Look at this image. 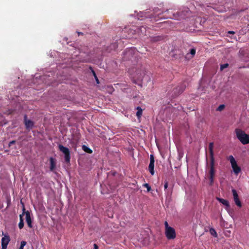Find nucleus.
I'll return each mask as SVG.
<instances>
[{
    "instance_id": "c9c22d12",
    "label": "nucleus",
    "mask_w": 249,
    "mask_h": 249,
    "mask_svg": "<svg viewBox=\"0 0 249 249\" xmlns=\"http://www.w3.org/2000/svg\"><path fill=\"white\" fill-rule=\"evenodd\" d=\"M179 158H181L182 157V154L179 153Z\"/></svg>"
},
{
    "instance_id": "4c0bfd02",
    "label": "nucleus",
    "mask_w": 249,
    "mask_h": 249,
    "mask_svg": "<svg viewBox=\"0 0 249 249\" xmlns=\"http://www.w3.org/2000/svg\"><path fill=\"white\" fill-rule=\"evenodd\" d=\"M95 79H96V81L97 83H99V80H98V78L97 77V78H95Z\"/></svg>"
},
{
    "instance_id": "cd10ccee",
    "label": "nucleus",
    "mask_w": 249,
    "mask_h": 249,
    "mask_svg": "<svg viewBox=\"0 0 249 249\" xmlns=\"http://www.w3.org/2000/svg\"><path fill=\"white\" fill-rule=\"evenodd\" d=\"M229 66V64L228 63H225L224 64H222L220 66V69L221 70H223V69L227 68Z\"/></svg>"
},
{
    "instance_id": "58836bf2",
    "label": "nucleus",
    "mask_w": 249,
    "mask_h": 249,
    "mask_svg": "<svg viewBox=\"0 0 249 249\" xmlns=\"http://www.w3.org/2000/svg\"><path fill=\"white\" fill-rule=\"evenodd\" d=\"M165 12H167L168 14H170V12H169V10H166Z\"/></svg>"
},
{
    "instance_id": "aec40b11",
    "label": "nucleus",
    "mask_w": 249,
    "mask_h": 249,
    "mask_svg": "<svg viewBox=\"0 0 249 249\" xmlns=\"http://www.w3.org/2000/svg\"><path fill=\"white\" fill-rule=\"evenodd\" d=\"M163 39V37L161 36H155L150 37V40L153 42H157Z\"/></svg>"
},
{
    "instance_id": "b1692460",
    "label": "nucleus",
    "mask_w": 249,
    "mask_h": 249,
    "mask_svg": "<svg viewBox=\"0 0 249 249\" xmlns=\"http://www.w3.org/2000/svg\"><path fill=\"white\" fill-rule=\"evenodd\" d=\"M145 14H146V12H140V16H140V17H145V18H148V16H146V15H145ZM153 17H154V16H151V17H148V18H153Z\"/></svg>"
},
{
    "instance_id": "ea45409f",
    "label": "nucleus",
    "mask_w": 249,
    "mask_h": 249,
    "mask_svg": "<svg viewBox=\"0 0 249 249\" xmlns=\"http://www.w3.org/2000/svg\"><path fill=\"white\" fill-rule=\"evenodd\" d=\"M78 35H80V34H82V33H80V32H78Z\"/></svg>"
},
{
    "instance_id": "1a4fd4ad",
    "label": "nucleus",
    "mask_w": 249,
    "mask_h": 249,
    "mask_svg": "<svg viewBox=\"0 0 249 249\" xmlns=\"http://www.w3.org/2000/svg\"><path fill=\"white\" fill-rule=\"evenodd\" d=\"M154 158L153 155L150 156V163L148 166V170L151 175L154 174Z\"/></svg>"
},
{
    "instance_id": "f257e3e1",
    "label": "nucleus",
    "mask_w": 249,
    "mask_h": 249,
    "mask_svg": "<svg viewBox=\"0 0 249 249\" xmlns=\"http://www.w3.org/2000/svg\"><path fill=\"white\" fill-rule=\"evenodd\" d=\"M129 72L134 80L142 81L146 77L145 71L141 66H137L129 70Z\"/></svg>"
},
{
    "instance_id": "473e14b6",
    "label": "nucleus",
    "mask_w": 249,
    "mask_h": 249,
    "mask_svg": "<svg viewBox=\"0 0 249 249\" xmlns=\"http://www.w3.org/2000/svg\"><path fill=\"white\" fill-rule=\"evenodd\" d=\"M168 182H166L165 183V184H164V187L165 190V189H166L168 188Z\"/></svg>"
},
{
    "instance_id": "7c9ffc66",
    "label": "nucleus",
    "mask_w": 249,
    "mask_h": 249,
    "mask_svg": "<svg viewBox=\"0 0 249 249\" xmlns=\"http://www.w3.org/2000/svg\"><path fill=\"white\" fill-rule=\"evenodd\" d=\"M164 225H165V230L166 229H168V228H171V227H170L169 225H168V223L167 221H165V223H164Z\"/></svg>"
},
{
    "instance_id": "9d476101",
    "label": "nucleus",
    "mask_w": 249,
    "mask_h": 249,
    "mask_svg": "<svg viewBox=\"0 0 249 249\" xmlns=\"http://www.w3.org/2000/svg\"><path fill=\"white\" fill-rule=\"evenodd\" d=\"M132 30H134L135 32H136L137 34H138L139 36L142 37L144 36H147V33L148 32L146 27L143 26L137 28V31L133 29Z\"/></svg>"
},
{
    "instance_id": "f03ea898",
    "label": "nucleus",
    "mask_w": 249,
    "mask_h": 249,
    "mask_svg": "<svg viewBox=\"0 0 249 249\" xmlns=\"http://www.w3.org/2000/svg\"><path fill=\"white\" fill-rule=\"evenodd\" d=\"M139 55V52L135 49L129 48L124 53L123 59L124 61L130 60L134 63L138 61Z\"/></svg>"
},
{
    "instance_id": "6ab92c4d",
    "label": "nucleus",
    "mask_w": 249,
    "mask_h": 249,
    "mask_svg": "<svg viewBox=\"0 0 249 249\" xmlns=\"http://www.w3.org/2000/svg\"><path fill=\"white\" fill-rule=\"evenodd\" d=\"M50 169L51 171H53L55 168V165H56L54 159L52 157L50 158Z\"/></svg>"
},
{
    "instance_id": "c85d7f7f",
    "label": "nucleus",
    "mask_w": 249,
    "mask_h": 249,
    "mask_svg": "<svg viewBox=\"0 0 249 249\" xmlns=\"http://www.w3.org/2000/svg\"><path fill=\"white\" fill-rule=\"evenodd\" d=\"M190 53L193 56L196 53V50L194 48L190 50Z\"/></svg>"
},
{
    "instance_id": "a211bd4d",
    "label": "nucleus",
    "mask_w": 249,
    "mask_h": 249,
    "mask_svg": "<svg viewBox=\"0 0 249 249\" xmlns=\"http://www.w3.org/2000/svg\"><path fill=\"white\" fill-rule=\"evenodd\" d=\"M213 142H211L209 143V150H210L211 160H214V153H213Z\"/></svg>"
},
{
    "instance_id": "393cba45",
    "label": "nucleus",
    "mask_w": 249,
    "mask_h": 249,
    "mask_svg": "<svg viewBox=\"0 0 249 249\" xmlns=\"http://www.w3.org/2000/svg\"><path fill=\"white\" fill-rule=\"evenodd\" d=\"M159 11L160 9L158 8H156L154 9V14H157L159 15L163 13V11H162L161 12L159 13L158 12Z\"/></svg>"
},
{
    "instance_id": "9b49d317",
    "label": "nucleus",
    "mask_w": 249,
    "mask_h": 249,
    "mask_svg": "<svg viewBox=\"0 0 249 249\" xmlns=\"http://www.w3.org/2000/svg\"><path fill=\"white\" fill-rule=\"evenodd\" d=\"M231 191L232 193L234 201L235 204L238 207H241L242 206V204H241V202L240 201V199L239 198L238 195L237 193V191H236V190H235L234 189H232Z\"/></svg>"
},
{
    "instance_id": "bb28decb",
    "label": "nucleus",
    "mask_w": 249,
    "mask_h": 249,
    "mask_svg": "<svg viewBox=\"0 0 249 249\" xmlns=\"http://www.w3.org/2000/svg\"><path fill=\"white\" fill-rule=\"evenodd\" d=\"M225 107V106L224 105H220L216 109L217 111H222Z\"/></svg>"
},
{
    "instance_id": "39448f33",
    "label": "nucleus",
    "mask_w": 249,
    "mask_h": 249,
    "mask_svg": "<svg viewBox=\"0 0 249 249\" xmlns=\"http://www.w3.org/2000/svg\"><path fill=\"white\" fill-rule=\"evenodd\" d=\"M228 159L230 161L234 173L236 175H238L241 172V168L238 166L234 158L232 155H231L229 157Z\"/></svg>"
},
{
    "instance_id": "c756f323",
    "label": "nucleus",
    "mask_w": 249,
    "mask_h": 249,
    "mask_svg": "<svg viewBox=\"0 0 249 249\" xmlns=\"http://www.w3.org/2000/svg\"><path fill=\"white\" fill-rule=\"evenodd\" d=\"M143 186H144L145 188H146L147 191H150L151 189L150 186L148 185L147 183H145L143 184Z\"/></svg>"
},
{
    "instance_id": "72a5a7b5",
    "label": "nucleus",
    "mask_w": 249,
    "mask_h": 249,
    "mask_svg": "<svg viewBox=\"0 0 249 249\" xmlns=\"http://www.w3.org/2000/svg\"><path fill=\"white\" fill-rule=\"evenodd\" d=\"M92 73H93V74L95 78H97V76H96V73L94 71H92Z\"/></svg>"
},
{
    "instance_id": "5701e85b",
    "label": "nucleus",
    "mask_w": 249,
    "mask_h": 249,
    "mask_svg": "<svg viewBox=\"0 0 249 249\" xmlns=\"http://www.w3.org/2000/svg\"><path fill=\"white\" fill-rule=\"evenodd\" d=\"M210 233L214 237H217V233H216V231H215V230L214 229L211 228L210 229Z\"/></svg>"
},
{
    "instance_id": "4468645a",
    "label": "nucleus",
    "mask_w": 249,
    "mask_h": 249,
    "mask_svg": "<svg viewBox=\"0 0 249 249\" xmlns=\"http://www.w3.org/2000/svg\"><path fill=\"white\" fill-rule=\"evenodd\" d=\"M23 204V213L21 214H20L19 215V218H20V221L18 223V227L20 229H21L23 228L24 226V221H23V215H24V212L25 211V208L24 206V204Z\"/></svg>"
},
{
    "instance_id": "f704fd0d",
    "label": "nucleus",
    "mask_w": 249,
    "mask_h": 249,
    "mask_svg": "<svg viewBox=\"0 0 249 249\" xmlns=\"http://www.w3.org/2000/svg\"><path fill=\"white\" fill-rule=\"evenodd\" d=\"M94 249H98V246L96 244H94Z\"/></svg>"
},
{
    "instance_id": "e433bc0d",
    "label": "nucleus",
    "mask_w": 249,
    "mask_h": 249,
    "mask_svg": "<svg viewBox=\"0 0 249 249\" xmlns=\"http://www.w3.org/2000/svg\"><path fill=\"white\" fill-rule=\"evenodd\" d=\"M229 33L231 34H233L234 33V32L233 31H229Z\"/></svg>"
},
{
    "instance_id": "6e6552de",
    "label": "nucleus",
    "mask_w": 249,
    "mask_h": 249,
    "mask_svg": "<svg viewBox=\"0 0 249 249\" xmlns=\"http://www.w3.org/2000/svg\"><path fill=\"white\" fill-rule=\"evenodd\" d=\"M165 235L168 239H173L175 238L176 234L175 229L172 228H168V229H166Z\"/></svg>"
},
{
    "instance_id": "7ed1b4c3",
    "label": "nucleus",
    "mask_w": 249,
    "mask_h": 249,
    "mask_svg": "<svg viewBox=\"0 0 249 249\" xmlns=\"http://www.w3.org/2000/svg\"><path fill=\"white\" fill-rule=\"evenodd\" d=\"M190 11L188 8H185L183 10L176 13H171V15H169L168 18L176 19L180 20L183 19L188 17L189 15Z\"/></svg>"
},
{
    "instance_id": "0eeeda50",
    "label": "nucleus",
    "mask_w": 249,
    "mask_h": 249,
    "mask_svg": "<svg viewBox=\"0 0 249 249\" xmlns=\"http://www.w3.org/2000/svg\"><path fill=\"white\" fill-rule=\"evenodd\" d=\"M209 178L211 181V184L213 182V178L214 177L215 170H214V160L210 161V169L209 171Z\"/></svg>"
},
{
    "instance_id": "20e7f679",
    "label": "nucleus",
    "mask_w": 249,
    "mask_h": 249,
    "mask_svg": "<svg viewBox=\"0 0 249 249\" xmlns=\"http://www.w3.org/2000/svg\"><path fill=\"white\" fill-rule=\"evenodd\" d=\"M235 133L237 138L243 144L249 143V135L240 129H236Z\"/></svg>"
},
{
    "instance_id": "2eb2a0df",
    "label": "nucleus",
    "mask_w": 249,
    "mask_h": 249,
    "mask_svg": "<svg viewBox=\"0 0 249 249\" xmlns=\"http://www.w3.org/2000/svg\"><path fill=\"white\" fill-rule=\"evenodd\" d=\"M216 199L219 202L222 203L223 205L225 206V207H226L225 209L227 210H229V209L230 208V204H229V203L228 200H227L226 199H223V198H219V197H217Z\"/></svg>"
},
{
    "instance_id": "dca6fc26",
    "label": "nucleus",
    "mask_w": 249,
    "mask_h": 249,
    "mask_svg": "<svg viewBox=\"0 0 249 249\" xmlns=\"http://www.w3.org/2000/svg\"><path fill=\"white\" fill-rule=\"evenodd\" d=\"M185 88V85H181L180 86H178V87L176 88V89H175L174 93L175 95L180 94L182 93L183 90H184Z\"/></svg>"
},
{
    "instance_id": "423d86ee",
    "label": "nucleus",
    "mask_w": 249,
    "mask_h": 249,
    "mask_svg": "<svg viewBox=\"0 0 249 249\" xmlns=\"http://www.w3.org/2000/svg\"><path fill=\"white\" fill-rule=\"evenodd\" d=\"M59 149L60 151L65 154V160L67 162H69L70 161V153L68 148L65 147L62 145H59Z\"/></svg>"
},
{
    "instance_id": "f8f14e48",
    "label": "nucleus",
    "mask_w": 249,
    "mask_h": 249,
    "mask_svg": "<svg viewBox=\"0 0 249 249\" xmlns=\"http://www.w3.org/2000/svg\"><path fill=\"white\" fill-rule=\"evenodd\" d=\"M10 241V238L8 235H4L1 239V249H6L7 245Z\"/></svg>"
},
{
    "instance_id": "ddd939ff",
    "label": "nucleus",
    "mask_w": 249,
    "mask_h": 249,
    "mask_svg": "<svg viewBox=\"0 0 249 249\" xmlns=\"http://www.w3.org/2000/svg\"><path fill=\"white\" fill-rule=\"evenodd\" d=\"M24 214L26 215V221L27 223L28 226L31 228H32L33 227V226L32 224V218L31 217L30 212L28 211L26 212H25V211L24 212Z\"/></svg>"
},
{
    "instance_id": "4be33fe9",
    "label": "nucleus",
    "mask_w": 249,
    "mask_h": 249,
    "mask_svg": "<svg viewBox=\"0 0 249 249\" xmlns=\"http://www.w3.org/2000/svg\"><path fill=\"white\" fill-rule=\"evenodd\" d=\"M137 112L136 113V115L138 118H140L142 115V110L140 107H137Z\"/></svg>"
},
{
    "instance_id": "2f4dec72",
    "label": "nucleus",
    "mask_w": 249,
    "mask_h": 249,
    "mask_svg": "<svg viewBox=\"0 0 249 249\" xmlns=\"http://www.w3.org/2000/svg\"><path fill=\"white\" fill-rule=\"evenodd\" d=\"M16 142V141H11L9 143V146H11L12 144L15 143Z\"/></svg>"
},
{
    "instance_id": "f3484780",
    "label": "nucleus",
    "mask_w": 249,
    "mask_h": 249,
    "mask_svg": "<svg viewBox=\"0 0 249 249\" xmlns=\"http://www.w3.org/2000/svg\"><path fill=\"white\" fill-rule=\"evenodd\" d=\"M24 122L27 128H31L33 127L34 125L33 122L30 120H28L26 115L24 116Z\"/></svg>"
},
{
    "instance_id": "412c9836",
    "label": "nucleus",
    "mask_w": 249,
    "mask_h": 249,
    "mask_svg": "<svg viewBox=\"0 0 249 249\" xmlns=\"http://www.w3.org/2000/svg\"><path fill=\"white\" fill-rule=\"evenodd\" d=\"M82 149L86 152L91 154L92 152V150L90 149L89 147L85 145H82Z\"/></svg>"
},
{
    "instance_id": "a878e982",
    "label": "nucleus",
    "mask_w": 249,
    "mask_h": 249,
    "mask_svg": "<svg viewBox=\"0 0 249 249\" xmlns=\"http://www.w3.org/2000/svg\"><path fill=\"white\" fill-rule=\"evenodd\" d=\"M26 245V242L22 241L21 242L20 246L19 249H23L24 247Z\"/></svg>"
}]
</instances>
